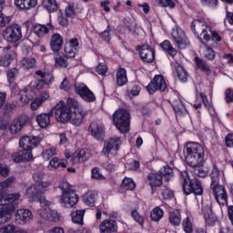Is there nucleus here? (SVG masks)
Returning <instances> with one entry per match:
<instances>
[{"label":"nucleus","mask_w":233,"mask_h":233,"mask_svg":"<svg viewBox=\"0 0 233 233\" xmlns=\"http://www.w3.org/2000/svg\"><path fill=\"white\" fill-rule=\"evenodd\" d=\"M187 152L186 163L189 167H199L205 161V148L197 142H188L185 146Z\"/></svg>","instance_id":"obj_1"},{"label":"nucleus","mask_w":233,"mask_h":233,"mask_svg":"<svg viewBox=\"0 0 233 233\" xmlns=\"http://www.w3.org/2000/svg\"><path fill=\"white\" fill-rule=\"evenodd\" d=\"M180 183L185 196H190V194L203 196V185L201 184V180L197 177L190 178L188 172L182 171L180 173Z\"/></svg>","instance_id":"obj_2"},{"label":"nucleus","mask_w":233,"mask_h":233,"mask_svg":"<svg viewBox=\"0 0 233 233\" xmlns=\"http://www.w3.org/2000/svg\"><path fill=\"white\" fill-rule=\"evenodd\" d=\"M76 103V101L74 100V98H68L66 103L61 100L51 109L53 116L55 115V117L58 123H68Z\"/></svg>","instance_id":"obj_3"},{"label":"nucleus","mask_w":233,"mask_h":233,"mask_svg":"<svg viewBox=\"0 0 233 233\" xmlns=\"http://www.w3.org/2000/svg\"><path fill=\"white\" fill-rule=\"evenodd\" d=\"M58 188L61 190L60 202L66 208H72L79 201V196L73 189L72 185L68 181L64 180L59 183Z\"/></svg>","instance_id":"obj_4"},{"label":"nucleus","mask_w":233,"mask_h":233,"mask_svg":"<svg viewBox=\"0 0 233 233\" xmlns=\"http://www.w3.org/2000/svg\"><path fill=\"white\" fill-rule=\"evenodd\" d=\"M113 125L119 130L120 134H127L130 130V112L120 108L113 114Z\"/></svg>","instance_id":"obj_5"},{"label":"nucleus","mask_w":233,"mask_h":233,"mask_svg":"<svg viewBox=\"0 0 233 233\" xmlns=\"http://www.w3.org/2000/svg\"><path fill=\"white\" fill-rule=\"evenodd\" d=\"M207 28H208V25H207V23H205L204 19H196L191 23V30L193 34L196 35H199L198 39H200V43L204 45L205 46H207V43L210 41L211 36L208 35V31H207Z\"/></svg>","instance_id":"obj_6"},{"label":"nucleus","mask_w":233,"mask_h":233,"mask_svg":"<svg viewBox=\"0 0 233 233\" xmlns=\"http://www.w3.org/2000/svg\"><path fill=\"white\" fill-rule=\"evenodd\" d=\"M39 187L40 186L32 185L27 187L25 192L26 198H28L30 203H33V201H38L41 207H50L52 202L46 200V198L43 196V189H41Z\"/></svg>","instance_id":"obj_7"},{"label":"nucleus","mask_w":233,"mask_h":233,"mask_svg":"<svg viewBox=\"0 0 233 233\" xmlns=\"http://www.w3.org/2000/svg\"><path fill=\"white\" fill-rule=\"evenodd\" d=\"M21 198V194L19 193H14L9 194L6 196V198H4L5 203L3 208L1 209L2 212H4V215L8 218V221L12 219V212L15 211V208L19 206V203L17 200Z\"/></svg>","instance_id":"obj_8"},{"label":"nucleus","mask_w":233,"mask_h":233,"mask_svg":"<svg viewBox=\"0 0 233 233\" xmlns=\"http://www.w3.org/2000/svg\"><path fill=\"white\" fill-rule=\"evenodd\" d=\"M3 37L7 43H17L23 37L21 25L17 24L7 26L3 33Z\"/></svg>","instance_id":"obj_9"},{"label":"nucleus","mask_w":233,"mask_h":233,"mask_svg":"<svg viewBox=\"0 0 233 233\" xmlns=\"http://www.w3.org/2000/svg\"><path fill=\"white\" fill-rule=\"evenodd\" d=\"M147 90L151 95L156 94L157 90L159 92H165V90H167V82H165V78H163V76H155L153 80L147 86Z\"/></svg>","instance_id":"obj_10"},{"label":"nucleus","mask_w":233,"mask_h":233,"mask_svg":"<svg viewBox=\"0 0 233 233\" xmlns=\"http://www.w3.org/2000/svg\"><path fill=\"white\" fill-rule=\"evenodd\" d=\"M121 138H119V137H111L109 141L105 142L102 154H104V156H108V154L116 156L117 151L121 147Z\"/></svg>","instance_id":"obj_11"},{"label":"nucleus","mask_w":233,"mask_h":233,"mask_svg":"<svg viewBox=\"0 0 233 233\" xmlns=\"http://www.w3.org/2000/svg\"><path fill=\"white\" fill-rule=\"evenodd\" d=\"M41 141H43L41 137L24 136L19 139V147L27 150H34V148L39 147Z\"/></svg>","instance_id":"obj_12"},{"label":"nucleus","mask_w":233,"mask_h":233,"mask_svg":"<svg viewBox=\"0 0 233 233\" xmlns=\"http://www.w3.org/2000/svg\"><path fill=\"white\" fill-rule=\"evenodd\" d=\"M85 116V111H83V108L79 106V102L76 101L74 105L73 111L71 112L68 121L75 127H81V123H83Z\"/></svg>","instance_id":"obj_13"},{"label":"nucleus","mask_w":233,"mask_h":233,"mask_svg":"<svg viewBox=\"0 0 233 233\" xmlns=\"http://www.w3.org/2000/svg\"><path fill=\"white\" fill-rule=\"evenodd\" d=\"M75 92L86 103H94L96 101V95L85 84L75 85Z\"/></svg>","instance_id":"obj_14"},{"label":"nucleus","mask_w":233,"mask_h":233,"mask_svg":"<svg viewBox=\"0 0 233 233\" xmlns=\"http://www.w3.org/2000/svg\"><path fill=\"white\" fill-rule=\"evenodd\" d=\"M136 50L139 52V56L145 63H152L156 59V51L149 45L137 46Z\"/></svg>","instance_id":"obj_15"},{"label":"nucleus","mask_w":233,"mask_h":233,"mask_svg":"<svg viewBox=\"0 0 233 233\" xmlns=\"http://www.w3.org/2000/svg\"><path fill=\"white\" fill-rule=\"evenodd\" d=\"M38 214L43 219L57 223L61 219V215L56 210L50 209L49 206H44L38 210Z\"/></svg>","instance_id":"obj_16"},{"label":"nucleus","mask_w":233,"mask_h":233,"mask_svg":"<svg viewBox=\"0 0 233 233\" xmlns=\"http://www.w3.org/2000/svg\"><path fill=\"white\" fill-rule=\"evenodd\" d=\"M30 121V117L26 115H21L15 118L9 127V132L11 134H19L23 127L26 125V123Z\"/></svg>","instance_id":"obj_17"},{"label":"nucleus","mask_w":233,"mask_h":233,"mask_svg":"<svg viewBox=\"0 0 233 233\" xmlns=\"http://www.w3.org/2000/svg\"><path fill=\"white\" fill-rule=\"evenodd\" d=\"M12 159L15 163H26V161H32L34 159L32 149L22 148V150L13 153Z\"/></svg>","instance_id":"obj_18"},{"label":"nucleus","mask_w":233,"mask_h":233,"mask_svg":"<svg viewBox=\"0 0 233 233\" xmlns=\"http://www.w3.org/2000/svg\"><path fill=\"white\" fill-rule=\"evenodd\" d=\"M172 37L178 48H187L190 45L183 29L177 28L173 30Z\"/></svg>","instance_id":"obj_19"},{"label":"nucleus","mask_w":233,"mask_h":233,"mask_svg":"<svg viewBox=\"0 0 233 233\" xmlns=\"http://www.w3.org/2000/svg\"><path fill=\"white\" fill-rule=\"evenodd\" d=\"M88 131L96 141L105 140V127L103 125L97 124V122H92L88 127Z\"/></svg>","instance_id":"obj_20"},{"label":"nucleus","mask_w":233,"mask_h":233,"mask_svg":"<svg viewBox=\"0 0 233 233\" xmlns=\"http://www.w3.org/2000/svg\"><path fill=\"white\" fill-rule=\"evenodd\" d=\"M90 159V151L86 148L76 150L71 158L72 163L77 165V163H85Z\"/></svg>","instance_id":"obj_21"},{"label":"nucleus","mask_w":233,"mask_h":233,"mask_svg":"<svg viewBox=\"0 0 233 233\" xmlns=\"http://www.w3.org/2000/svg\"><path fill=\"white\" fill-rule=\"evenodd\" d=\"M32 219L30 209H18L15 214V223L17 225H26Z\"/></svg>","instance_id":"obj_22"},{"label":"nucleus","mask_w":233,"mask_h":233,"mask_svg":"<svg viewBox=\"0 0 233 233\" xmlns=\"http://www.w3.org/2000/svg\"><path fill=\"white\" fill-rule=\"evenodd\" d=\"M202 212L204 214L206 224L208 225V227H214V225L218 223V217L212 212V206H205Z\"/></svg>","instance_id":"obj_23"},{"label":"nucleus","mask_w":233,"mask_h":233,"mask_svg":"<svg viewBox=\"0 0 233 233\" xmlns=\"http://www.w3.org/2000/svg\"><path fill=\"white\" fill-rule=\"evenodd\" d=\"M101 233H116L117 232V222L112 219H106L99 225Z\"/></svg>","instance_id":"obj_24"},{"label":"nucleus","mask_w":233,"mask_h":233,"mask_svg":"<svg viewBox=\"0 0 233 233\" xmlns=\"http://www.w3.org/2000/svg\"><path fill=\"white\" fill-rule=\"evenodd\" d=\"M63 36L58 33L54 34L50 39V48L53 52L57 54L63 48Z\"/></svg>","instance_id":"obj_25"},{"label":"nucleus","mask_w":233,"mask_h":233,"mask_svg":"<svg viewBox=\"0 0 233 233\" xmlns=\"http://www.w3.org/2000/svg\"><path fill=\"white\" fill-rule=\"evenodd\" d=\"M54 117V111L52 109L46 114L42 113L36 116V123L40 128H46L50 125V118Z\"/></svg>","instance_id":"obj_26"},{"label":"nucleus","mask_w":233,"mask_h":233,"mask_svg":"<svg viewBox=\"0 0 233 233\" xmlns=\"http://www.w3.org/2000/svg\"><path fill=\"white\" fill-rule=\"evenodd\" d=\"M54 25L52 23H48L46 25L41 24H35L33 27V32L38 37H43V35L48 34L50 30H54Z\"/></svg>","instance_id":"obj_27"},{"label":"nucleus","mask_w":233,"mask_h":233,"mask_svg":"<svg viewBox=\"0 0 233 233\" xmlns=\"http://www.w3.org/2000/svg\"><path fill=\"white\" fill-rule=\"evenodd\" d=\"M147 180L151 187V190H154V188L163 185V175L157 173H150L147 175Z\"/></svg>","instance_id":"obj_28"},{"label":"nucleus","mask_w":233,"mask_h":233,"mask_svg":"<svg viewBox=\"0 0 233 233\" xmlns=\"http://www.w3.org/2000/svg\"><path fill=\"white\" fill-rule=\"evenodd\" d=\"M210 188L213 191L216 201L218 203L219 199H222V201H227V191H225V187L223 186H220L219 184L214 186L211 185Z\"/></svg>","instance_id":"obj_29"},{"label":"nucleus","mask_w":233,"mask_h":233,"mask_svg":"<svg viewBox=\"0 0 233 233\" xmlns=\"http://www.w3.org/2000/svg\"><path fill=\"white\" fill-rule=\"evenodd\" d=\"M15 6L19 10H30L37 6V0H15Z\"/></svg>","instance_id":"obj_30"},{"label":"nucleus","mask_w":233,"mask_h":233,"mask_svg":"<svg viewBox=\"0 0 233 233\" xmlns=\"http://www.w3.org/2000/svg\"><path fill=\"white\" fill-rule=\"evenodd\" d=\"M195 63L197 66V70H200L201 72H204L207 76H210L212 74V70L210 69V66H208V64L198 56L195 57Z\"/></svg>","instance_id":"obj_31"},{"label":"nucleus","mask_w":233,"mask_h":233,"mask_svg":"<svg viewBox=\"0 0 233 233\" xmlns=\"http://www.w3.org/2000/svg\"><path fill=\"white\" fill-rule=\"evenodd\" d=\"M96 199H97V192L96 191H87L83 196V201L87 207H96Z\"/></svg>","instance_id":"obj_32"},{"label":"nucleus","mask_w":233,"mask_h":233,"mask_svg":"<svg viewBox=\"0 0 233 233\" xmlns=\"http://www.w3.org/2000/svg\"><path fill=\"white\" fill-rule=\"evenodd\" d=\"M169 223L173 227H179L181 225V213L177 209L169 212Z\"/></svg>","instance_id":"obj_33"},{"label":"nucleus","mask_w":233,"mask_h":233,"mask_svg":"<svg viewBox=\"0 0 233 233\" xmlns=\"http://www.w3.org/2000/svg\"><path fill=\"white\" fill-rule=\"evenodd\" d=\"M85 212H86L85 209L73 211L71 213L73 223H75L76 225H85V222L83 221L85 218Z\"/></svg>","instance_id":"obj_34"},{"label":"nucleus","mask_w":233,"mask_h":233,"mask_svg":"<svg viewBox=\"0 0 233 233\" xmlns=\"http://www.w3.org/2000/svg\"><path fill=\"white\" fill-rule=\"evenodd\" d=\"M128 83V78L127 77V70L120 67L116 72V85L117 86H125Z\"/></svg>","instance_id":"obj_35"},{"label":"nucleus","mask_w":233,"mask_h":233,"mask_svg":"<svg viewBox=\"0 0 233 233\" xmlns=\"http://www.w3.org/2000/svg\"><path fill=\"white\" fill-rule=\"evenodd\" d=\"M175 70L177 72V77H178L179 81L182 83H185L188 79V73H187V70L179 65V63L175 64Z\"/></svg>","instance_id":"obj_36"},{"label":"nucleus","mask_w":233,"mask_h":233,"mask_svg":"<svg viewBox=\"0 0 233 233\" xmlns=\"http://www.w3.org/2000/svg\"><path fill=\"white\" fill-rule=\"evenodd\" d=\"M160 46L164 50V52H167L168 56L171 57H176L177 56V50L172 46V44L168 40H165L163 43L160 44Z\"/></svg>","instance_id":"obj_37"},{"label":"nucleus","mask_w":233,"mask_h":233,"mask_svg":"<svg viewBox=\"0 0 233 233\" xmlns=\"http://www.w3.org/2000/svg\"><path fill=\"white\" fill-rule=\"evenodd\" d=\"M14 61V52L10 51L0 56V66H10Z\"/></svg>","instance_id":"obj_38"},{"label":"nucleus","mask_w":233,"mask_h":233,"mask_svg":"<svg viewBox=\"0 0 233 233\" xmlns=\"http://www.w3.org/2000/svg\"><path fill=\"white\" fill-rule=\"evenodd\" d=\"M43 5L47 12H49L50 14L57 12L59 8L56 0H44Z\"/></svg>","instance_id":"obj_39"},{"label":"nucleus","mask_w":233,"mask_h":233,"mask_svg":"<svg viewBox=\"0 0 233 233\" xmlns=\"http://www.w3.org/2000/svg\"><path fill=\"white\" fill-rule=\"evenodd\" d=\"M66 17H70L71 19H74V17H77V15H79V14H81V9H78L74 6L69 5L66 8Z\"/></svg>","instance_id":"obj_40"},{"label":"nucleus","mask_w":233,"mask_h":233,"mask_svg":"<svg viewBox=\"0 0 233 233\" xmlns=\"http://www.w3.org/2000/svg\"><path fill=\"white\" fill-rule=\"evenodd\" d=\"M219 168H218V166L214 164L212 172L210 174L212 187H214V185L219 184Z\"/></svg>","instance_id":"obj_41"},{"label":"nucleus","mask_w":233,"mask_h":233,"mask_svg":"<svg viewBox=\"0 0 233 233\" xmlns=\"http://www.w3.org/2000/svg\"><path fill=\"white\" fill-rule=\"evenodd\" d=\"M22 66L26 70H30L31 68H35V58L34 57H24L21 61Z\"/></svg>","instance_id":"obj_42"},{"label":"nucleus","mask_w":233,"mask_h":233,"mask_svg":"<svg viewBox=\"0 0 233 233\" xmlns=\"http://www.w3.org/2000/svg\"><path fill=\"white\" fill-rule=\"evenodd\" d=\"M32 99H34V91L32 89H26L24 91V94L20 97V101L25 103V105H28Z\"/></svg>","instance_id":"obj_43"},{"label":"nucleus","mask_w":233,"mask_h":233,"mask_svg":"<svg viewBox=\"0 0 233 233\" xmlns=\"http://www.w3.org/2000/svg\"><path fill=\"white\" fill-rule=\"evenodd\" d=\"M164 214L165 213L163 212V209H161L159 207H157L151 211L150 218L152 221L157 222L161 219V218H163Z\"/></svg>","instance_id":"obj_44"},{"label":"nucleus","mask_w":233,"mask_h":233,"mask_svg":"<svg viewBox=\"0 0 233 233\" xmlns=\"http://www.w3.org/2000/svg\"><path fill=\"white\" fill-rule=\"evenodd\" d=\"M194 169V174L197 176V177H207L208 174V169L206 167H203V165L192 167Z\"/></svg>","instance_id":"obj_45"},{"label":"nucleus","mask_w":233,"mask_h":233,"mask_svg":"<svg viewBox=\"0 0 233 233\" xmlns=\"http://www.w3.org/2000/svg\"><path fill=\"white\" fill-rule=\"evenodd\" d=\"M56 154H57V149L56 147H51L42 152V157L46 161H48L49 159H52Z\"/></svg>","instance_id":"obj_46"},{"label":"nucleus","mask_w":233,"mask_h":233,"mask_svg":"<svg viewBox=\"0 0 233 233\" xmlns=\"http://www.w3.org/2000/svg\"><path fill=\"white\" fill-rule=\"evenodd\" d=\"M173 110L177 114V116H181L183 114V108H185V106H183V102L181 99H177L172 104Z\"/></svg>","instance_id":"obj_47"},{"label":"nucleus","mask_w":233,"mask_h":233,"mask_svg":"<svg viewBox=\"0 0 233 233\" xmlns=\"http://www.w3.org/2000/svg\"><path fill=\"white\" fill-rule=\"evenodd\" d=\"M153 110H156V104L148 103L141 107V114L142 116H150Z\"/></svg>","instance_id":"obj_48"},{"label":"nucleus","mask_w":233,"mask_h":233,"mask_svg":"<svg viewBox=\"0 0 233 233\" xmlns=\"http://www.w3.org/2000/svg\"><path fill=\"white\" fill-rule=\"evenodd\" d=\"M121 187L126 190H134V188H136V183H134L132 178L125 177L122 181Z\"/></svg>","instance_id":"obj_49"},{"label":"nucleus","mask_w":233,"mask_h":233,"mask_svg":"<svg viewBox=\"0 0 233 233\" xmlns=\"http://www.w3.org/2000/svg\"><path fill=\"white\" fill-rule=\"evenodd\" d=\"M15 181V177H10L4 182L0 183V194H5V188H8Z\"/></svg>","instance_id":"obj_50"},{"label":"nucleus","mask_w":233,"mask_h":233,"mask_svg":"<svg viewBox=\"0 0 233 233\" xmlns=\"http://www.w3.org/2000/svg\"><path fill=\"white\" fill-rule=\"evenodd\" d=\"M15 107L16 106L14 103L6 104L2 110V113L4 116H5V117H9L10 114L13 113L14 110H15Z\"/></svg>","instance_id":"obj_51"},{"label":"nucleus","mask_w":233,"mask_h":233,"mask_svg":"<svg viewBox=\"0 0 233 233\" xmlns=\"http://www.w3.org/2000/svg\"><path fill=\"white\" fill-rule=\"evenodd\" d=\"M10 21H12L11 15H6L4 13H0V27L5 28L6 25H10Z\"/></svg>","instance_id":"obj_52"},{"label":"nucleus","mask_w":233,"mask_h":233,"mask_svg":"<svg viewBox=\"0 0 233 233\" xmlns=\"http://www.w3.org/2000/svg\"><path fill=\"white\" fill-rule=\"evenodd\" d=\"M55 66L58 68H66L68 66V62L62 56H56L55 58Z\"/></svg>","instance_id":"obj_53"},{"label":"nucleus","mask_w":233,"mask_h":233,"mask_svg":"<svg viewBox=\"0 0 233 233\" xmlns=\"http://www.w3.org/2000/svg\"><path fill=\"white\" fill-rule=\"evenodd\" d=\"M131 216L135 219V221L139 224L140 227H143V225H145V218L141 216L137 212V210H133Z\"/></svg>","instance_id":"obj_54"},{"label":"nucleus","mask_w":233,"mask_h":233,"mask_svg":"<svg viewBox=\"0 0 233 233\" xmlns=\"http://www.w3.org/2000/svg\"><path fill=\"white\" fill-rule=\"evenodd\" d=\"M17 74H19V69L18 68H11L8 72H7V79L9 83H14V81L15 80V76H17Z\"/></svg>","instance_id":"obj_55"},{"label":"nucleus","mask_w":233,"mask_h":233,"mask_svg":"<svg viewBox=\"0 0 233 233\" xmlns=\"http://www.w3.org/2000/svg\"><path fill=\"white\" fill-rule=\"evenodd\" d=\"M156 3L158 5V6H164L167 8V6H169V8H174L176 6V4L172 0H156Z\"/></svg>","instance_id":"obj_56"},{"label":"nucleus","mask_w":233,"mask_h":233,"mask_svg":"<svg viewBox=\"0 0 233 233\" xmlns=\"http://www.w3.org/2000/svg\"><path fill=\"white\" fill-rule=\"evenodd\" d=\"M182 227L186 233H192V222L189 218L183 220Z\"/></svg>","instance_id":"obj_57"},{"label":"nucleus","mask_w":233,"mask_h":233,"mask_svg":"<svg viewBox=\"0 0 233 233\" xmlns=\"http://www.w3.org/2000/svg\"><path fill=\"white\" fill-rule=\"evenodd\" d=\"M161 196L163 199H172V198H174V191L170 188L165 187L161 192Z\"/></svg>","instance_id":"obj_58"},{"label":"nucleus","mask_w":233,"mask_h":233,"mask_svg":"<svg viewBox=\"0 0 233 233\" xmlns=\"http://www.w3.org/2000/svg\"><path fill=\"white\" fill-rule=\"evenodd\" d=\"M110 32H112V27L108 25L104 32L100 33V37L106 43L110 42Z\"/></svg>","instance_id":"obj_59"},{"label":"nucleus","mask_w":233,"mask_h":233,"mask_svg":"<svg viewBox=\"0 0 233 233\" xmlns=\"http://www.w3.org/2000/svg\"><path fill=\"white\" fill-rule=\"evenodd\" d=\"M43 179H45V173L41 172V171H36L33 174V180L35 183H41V181H43Z\"/></svg>","instance_id":"obj_60"},{"label":"nucleus","mask_w":233,"mask_h":233,"mask_svg":"<svg viewBox=\"0 0 233 233\" xmlns=\"http://www.w3.org/2000/svg\"><path fill=\"white\" fill-rule=\"evenodd\" d=\"M64 51H65V57L66 58L69 57L71 59L72 57H76V52L74 51V47L65 46Z\"/></svg>","instance_id":"obj_61"},{"label":"nucleus","mask_w":233,"mask_h":233,"mask_svg":"<svg viewBox=\"0 0 233 233\" xmlns=\"http://www.w3.org/2000/svg\"><path fill=\"white\" fill-rule=\"evenodd\" d=\"M57 21L60 26H63L64 28L68 26V18L65 17V15H63V13L58 15Z\"/></svg>","instance_id":"obj_62"},{"label":"nucleus","mask_w":233,"mask_h":233,"mask_svg":"<svg viewBox=\"0 0 233 233\" xmlns=\"http://www.w3.org/2000/svg\"><path fill=\"white\" fill-rule=\"evenodd\" d=\"M226 96V102L227 103H233V89L228 88L225 92Z\"/></svg>","instance_id":"obj_63"},{"label":"nucleus","mask_w":233,"mask_h":233,"mask_svg":"<svg viewBox=\"0 0 233 233\" xmlns=\"http://www.w3.org/2000/svg\"><path fill=\"white\" fill-rule=\"evenodd\" d=\"M92 177L94 179H105V177L102 176V174L99 172V168L94 167L92 169Z\"/></svg>","instance_id":"obj_64"}]
</instances>
